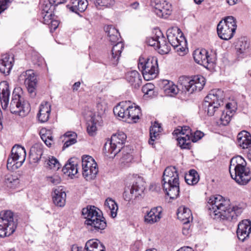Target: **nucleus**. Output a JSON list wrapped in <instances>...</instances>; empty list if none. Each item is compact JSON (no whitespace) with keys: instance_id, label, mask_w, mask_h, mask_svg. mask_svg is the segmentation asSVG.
<instances>
[{"instance_id":"f257e3e1","label":"nucleus","mask_w":251,"mask_h":251,"mask_svg":"<svg viewBox=\"0 0 251 251\" xmlns=\"http://www.w3.org/2000/svg\"><path fill=\"white\" fill-rule=\"evenodd\" d=\"M207 206L210 216L216 220L235 221L243 211L241 207L231 205L229 199L220 195L211 196Z\"/></svg>"},{"instance_id":"f03ea898","label":"nucleus","mask_w":251,"mask_h":251,"mask_svg":"<svg viewBox=\"0 0 251 251\" xmlns=\"http://www.w3.org/2000/svg\"><path fill=\"white\" fill-rule=\"evenodd\" d=\"M82 215L85 219L84 225L88 231L96 233L104 229L107 226L104 218L99 209L88 205L82 209Z\"/></svg>"},{"instance_id":"7ed1b4c3","label":"nucleus","mask_w":251,"mask_h":251,"mask_svg":"<svg viewBox=\"0 0 251 251\" xmlns=\"http://www.w3.org/2000/svg\"><path fill=\"white\" fill-rule=\"evenodd\" d=\"M246 165L245 160L239 155L230 160L229 170L231 177L240 185L247 184L251 179V173Z\"/></svg>"},{"instance_id":"20e7f679","label":"nucleus","mask_w":251,"mask_h":251,"mask_svg":"<svg viewBox=\"0 0 251 251\" xmlns=\"http://www.w3.org/2000/svg\"><path fill=\"white\" fill-rule=\"evenodd\" d=\"M162 184L164 190L171 199H175L179 194V180L176 167L169 166L164 171Z\"/></svg>"},{"instance_id":"39448f33","label":"nucleus","mask_w":251,"mask_h":251,"mask_svg":"<svg viewBox=\"0 0 251 251\" xmlns=\"http://www.w3.org/2000/svg\"><path fill=\"white\" fill-rule=\"evenodd\" d=\"M104 30L107 40L113 45L110 54L108 57L109 64L116 65L118 64L121 54L124 48V44L120 41V34L118 29L112 25L105 26Z\"/></svg>"},{"instance_id":"423d86ee","label":"nucleus","mask_w":251,"mask_h":251,"mask_svg":"<svg viewBox=\"0 0 251 251\" xmlns=\"http://www.w3.org/2000/svg\"><path fill=\"white\" fill-rule=\"evenodd\" d=\"M17 219L10 210L0 213V237H5L11 235L17 228Z\"/></svg>"},{"instance_id":"0eeeda50","label":"nucleus","mask_w":251,"mask_h":251,"mask_svg":"<svg viewBox=\"0 0 251 251\" xmlns=\"http://www.w3.org/2000/svg\"><path fill=\"white\" fill-rule=\"evenodd\" d=\"M224 98V92L219 89H213L205 98L203 105L207 114L212 116L219 109L221 104H223Z\"/></svg>"},{"instance_id":"6e6552de","label":"nucleus","mask_w":251,"mask_h":251,"mask_svg":"<svg viewBox=\"0 0 251 251\" xmlns=\"http://www.w3.org/2000/svg\"><path fill=\"white\" fill-rule=\"evenodd\" d=\"M167 39L178 54L184 55L186 53V41L180 29L177 27H172L167 31Z\"/></svg>"},{"instance_id":"1a4fd4ad","label":"nucleus","mask_w":251,"mask_h":251,"mask_svg":"<svg viewBox=\"0 0 251 251\" xmlns=\"http://www.w3.org/2000/svg\"><path fill=\"white\" fill-rule=\"evenodd\" d=\"M138 67L146 80L149 81L155 78L158 73L157 59L156 57L147 59L140 57Z\"/></svg>"},{"instance_id":"9d476101","label":"nucleus","mask_w":251,"mask_h":251,"mask_svg":"<svg viewBox=\"0 0 251 251\" xmlns=\"http://www.w3.org/2000/svg\"><path fill=\"white\" fill-rule=\"evenodd\" d=\"M178 83L182 91L192 94L202 89L205 84V79L201 75L195 76L192 78L182 76L179 78Z\"/></svg>"},{"instance_id":"9b49d317","label":"nucleus","mask_w":251,"mask_h":251,"mask_svg":"<svg viewBox=\"0 0 251 251\" xmlns=\"http://www.w3.org/2000/svg\"><path fill=\"white\" fill-rule=\"evenodd\" d=\"M21 92L20 88L14 89L9 105V110L13 114L24 116L29 111V106L20 94Z\"/></svg>"},{"instance_id":"f8f14e48","label":"nucleus","mask_w":251,"mask_h":251,"mask_svg":"<svg viewBox=\"0 0 251 251\" xmlns=\"http://www.w3.org/2000/svg\"><path fill=\"white\" fill-rule=\"evenodd\" d=\"M26 152L25 148L20 145H15L12 149L11 154L8 158L7 167L9 170L20 168L25 162Z\"/></svg>"},{"instance_id":"ddd939ff","label":"nucleus","mask_w":251,"mask_h":251,"mask_svg":"<svg viewBox=\"0 0 251 251\" xmlns=\"http://www.w3.org/2000/svg\"><path fill=\"white\" fill-rule=\"evenodd\" d=\"M126 138V135L123 132H118L112 136L110 142L108 144L106 143L104 145V149L109 155H111L110 157L115 156L121 150L123 151L125 150L123 146Z\"/></svg>"},{"instance_id":"4468645a","label":"nucleus","mask_w":251,"mask_h":251,"mask_svg":"<svg viewBox=\"0 0 251 251\" xmlns=\"http://www.w3.org/2000/svg\"><path fill=\"white\" fill-rule=\"evenodd\" d=\"M193 57L196 63L206 68L213 67L217 60L215 52H208L205 49H197L193 53Z\"/></svg>"},{"instance_id":"2eb2a0df","label":"nucleus","mask_w":251,"mask_h":251,"mask_svg":"<svg viewBox=\"0 0 251 251\" xmlns=\"http://www.w3.org/2000/svg\"><path fill=\"white\" fill-rule=\"evenodd\" d=\"M82 175L86 180L94 179L98 172L97 164L93 157L85 155L82 157Z\"/></svg>"},{"instance_id":"dca6fc26","label":"nucleus","mask_w":251,"mask_h":251,"mask_svg":"<svg viewBox=\"0 0 251 251\" xmlns=\"http://www.w3.org/2000/svg\"><path fill=\"white\" fill-rule=\"evenodd\" d=\"M174 134L177 136L178 145L181 149H190V135H192V132L189 126H179L174 130Z\"/></svg>"},{"instance_id":"f3484780","label":"nucleus","mask_w":251,"mask_h":251,"mask_svg":"<svg viewBox=\"0 0 251 251\" xmlns=\"http://www.w3.org/2000/svg\"><path fill=\"white\" fill-rule=\"evenodd\" d=\"M154 12L159 17L166 18L172 11V6L166 0H151Z\"/></svg>"},{"instance_id":"a211bd4d","label":"nucleus","mask_w":251,"mask_h":251,"mask_svg":"<svg viewBox=\"0 0 251 251\" xmlns=\"http://www.w3.org/2000/svg\"><path fill=\"white\" fill-rule=\"evenodd\" d=\"M25 76V84L26 86L28 93L32 97L36 95V87L37 85V78L32 70L26 71L23 74Z\"/></svg>"},{"instance_id":"6ab92c4d","label":"nucleus","mask_w":251,"mask_h":251,"mask_svg":"<svg viewBox=\"0 0 251 251\" xmlns=\"http://www.w3.org/2000/svg\"><path fill=\"white\" fill-rule=\"evenodd\" d=\"M226 111H223L220 117L219 124L223 126H227L231 120V118L237 109V104L235 102H228L226 105Z\"/></svg>"},{"instance_id":"aec40b11","label":"nucleus","mask_w":251,"mask_h":251,"mask_svg":"<svg viewBox=\"0 0 251 251\" xmlns=\"http://www.w3.org/2000/svg\"><path fill=\"white\" fill-rule=\"evenodd\" d=\"M236 232L238 239L242 241H244L249 238L251 232V221L249 220H244L240 222Z\"/></svg>"},{"instance_id":"412c9836","label":"nucleus","mask_w":251,"mask_h":251,"mask_svg":"<svg viewBox=\"0 0 251 251\" xmlns=\"http://www.w3.org/2000/svg\"><path fill=\"white\" fill-rule=\"evenodd\" d=\"M128 111L126 101L120 102L113 108V112L116 116L124 121L129 123L130 116H128Z\"/></svg>"},{"instance_id":"4be33fe9","label":"nucleus","mask_w":251,"mask_h":251,"mask_svg":"<svg viewBox=\"0 0 251 251\" xmlns=\"http://www.w3.org/2000/svg\"><path fill=\"white\" fill-rule=\"evenodd\" d=\"M10 90L9 84L6 81L0 83V100L2 108L6 109L8 107Z\"/></svg>"},{"instance_id":"5701e85b","label":"nucleus","mask_w":251,"mask_h":251,"mask_svg":"<svg viewBox=\"0 0 251 251\" xmlns=\"http://www.w3.org/2000/svg\"><path fill=\"white\" fill-rule=\"evenodd\" d=\"M157 39L156 49L158 50V52L161 54L168 53L171 50V44L167 41L166 38L164 36L160 30H158Z\"/></svg>"},{"instance_id":"b1692460","label":"nucleus","mask_w":251,"mask_h":251,"mask_svg":"<svg viewBox=\"0 0 251 251\" xmlns=\"http://www.w3.org/2000/svg\"><path fill=\"white\" fill-rule=\"evenodd\" d=\"M162 208L156 207L152 208L144 217L145 222L149 224H153L158 222L161 218Z\"/></svg>"},{"instance_id":"393cba45","label":"nucleus","mask_w":251,"mask_h":251,"mask_svg":"<svg viewBox=\"0 0 251 251\" xmlns=\"http://www.w3.org/2000/svg\"><path fill=\"white\" fill-rule=\"evenodd\" d=\"M51 111V105L47 101H43L40 106L37 118L41 123L47 122L50 116Z\"/></svg>"},{"instance_id":"a878e982","label":"nucleus","mask_w":251,"mask_h":251,"mask_svg":"<svg viewBox=\"0 0 251 251\" xmlns=\"http://www.w3.org/2000/svg\"><path fill=\"white\" fill-rule=\"evenodd\" d=\"M126 81L134 88H138L141 85L142 78L140 74L135 70L127 72L125 75Z\"/></svg>"},{"instance_id":"bb28decb","label":"nucleus","mask_w":251,"mask_h":251,"mask_svg":"<svg viewBox=\"0 0 251 251\" xmlns=\"http://www.w3.org/2000/svg\"><path fill=\"white\" fill-rule=\"evenodd\" d=\"M13 62V57L8 54L2 55L0 60V72L5 75H8L12 68Z\"/></svg>"},{"instance_id":"cd10ccee","label":"nucleus","mask_w":251,"mask_h":251,"mask_svg":"<svg viewBox=\"0 0 251 251\" xmlns=\"http://www.w3.org/2000/svg\"><path fill=\"white\" fill-rule=\"evenodd\" d=\"M66 194L61 187H59L54 190L52 197L54 204L58 207H64L66 203Z\"/></svg>"},{"instance_id":"c85d7f7f","label":"nucleus","mask_w":251,"mask_h":251,"mask_svg":"<svg viewBox=\"0 0 251 251\" xmlns=\"http://www.w3.org/2000/svg\"><path fill=\"white\" fill-rule=\"evenodd\" d=\"M237 143L243 149H248L251 146V135L245 130H243L237 135Z\"/></svg>"},{"instance_id":"c756f323","label":"nucleus","mask_w":251,"mask_h":251,"mask_svg":"<svg viewBox=\"0 0 251 251\" xmlns=\"http://www.w3.org/2000/svg\"><path fill=\"white\" fill-rule=\"evenodd\" d=\"M178 219L184 224L190 223L193 220L191 210L187 207L182 206L178 209L177 213Z\"/></svg>"},{"instance_id":"7c9ffc66","label":"nucleus","mask_w":251,"mask_h":251,"mask_svg":"<svg viewBox=\"0 0 251 251\" xmlns=\"http://www.w3.org/2000/svg\"><path fill=\"white\" fill-rule=\"evenodd\" d=\"M217 33L219 37L223 40H227L231 39L235 31L227 27L226 25H223L222 23H219L217 25Z\"/></svg>"},{"instance_id":"2f4dec72","label":"nucleus","mask_w":251,"mask_h":251,"mask_svg":"<svg viewBox=\"0 0 251 251\" xmlns=\"http://www.w3.org/2000/svg\"><path fill=\"white\" fill-rule=\"evenodd\" d=\"M54 7V5L50 2V0H49V1H45L42 4V14L43 18V22L45 24L48 25L49 21L51 20Z\"/></svg>"},{"instance_id":"473e14b6","label":"nucleus","mask_w":251,"mask_h":251,"mask_svg":"<svg viewBox=\"0 0 251 251\" xmlns=\"http://www.w3.org/2000/svg\"><path fill=\"white\" fill-rule=\"evenodd\" d=\"M162 128L160 124L157 122H154L150 127V138L149 140V144L153 146L154 142L159 138V133L161 132Z\"/></svg>"},{"instance_id":"72a5a7b5","label":"nucleus","mask_w":251,"mask_h":251,"mask_svg":"<svg viewBox=\"0 0 251 251\" xmlns=\"http://www.w3.org/2000/svg\"><path fill=\"white\" fill-rule=\"evenodd\" d=\"M62 172L64 174L73 178L78 172L77 161L70 160L69 162L63 167Z\"/></svg>"},{"instance_id":"f704fd0d","label":"nucleus","mask_w":251,"mask_h":251,"mask_svg":"<svg viewBox=\"0 0 251 251\" xmlns=\"http://www.w3.org/2000/svg\"><path fill=\"white\" fill-rule=\"evenodd\" d=\"M86 251H105L104 245L97 239H90L85 244Z\"/></svg>"},{"instance_id":"c9c22d12","label":"nucleus","mask_w":251,"mask_h":251,"mask_svg":"<svg viewBox=\"0 0 251 251\" xmlns=\"http://www.w3.org/2000/svg\"><path fill=\"white\" fill-rule=\"evenodd\" d=\"M88 6L87 0H71L70 9L76 13L82 12L85 10Z\"/></svg>"},{"instance_id":"e433bc0d","label":"nucleus","mask_w":251,"mask_h":251,"mask_svg":"<svg viewBox=\"0 0 251 251\" xmlns=\"http://www.w3.org/2000/svg\"><path fill=\"white\" fill-rule=\"evenodd\" d=\"M43 151L40 144H35L30 150L29 157L34 163H37L41 159Z\"/></svg>"},{"instance_id":"4c0bfd02","label":"nucleus","mask_w":251,"mask_h":251,"mask_svg":"<svg viewBox=\"0 0 251 251\" xmlns=\"http://www.w3.org/2000/svg\"><path fill=\"white\" fill-rule=\"evenodd\" d=\"M127 107L128 116H130L129 123H136L141 115L140 108L138 106L130 105V101H127Z\"/></svg>"},{"instance_id":"58836bf2","label":"nucleus","mask_w":251,"mask_h":251,"mask_svg":"<svg viewBox=\"0 0 251 251\" xmlns=\"http://www.w3.org/2000/svg\"><path fill=\"white\" fill-rule=\"evenodd\" d=\"M4 184L8 188L15 189L20 185V180L16 175L7 174L4 176Z\"/></svg>"},{"instance_id":"ea45409f","label":"nucleus","mask_w":251,"mask_h":251,"mask_svg":"<svg viewBox=\"0 0 251 251\" xmlns=\"http://www.w3.org/2000/svg\"><path fill=\"white\" fill-rule=\"evenodd\" d=\"M164 91L166 95L173 97L177 94L178 92V88L177 86L174 84L173 82L169 81L167 80H164Z\"/></svg>"},{"instance_id":"a19ab883","label":"nucleus","mask_w":251,"mask_h":251,"mask_svg":"<svg viewBox=\"0 0 251 251\" xmlns=\"http://www.w3.org/2000/svg\"><path fill=\"white\" fill-rule=\"evenodd\" d=\"M104 205L110 210L111 217L115 218L118 209V204L115 201L108 198L105 200Z\"/></svg>"},{"instance_id":"79ce46f5","label":"nucleus","mask_w":251,"mask_h":251,"mask_svg":"<svg viewBox=\"0 0 251 251\" xmlns=\"http://www.w3.org/2000/svg\"><path fill=\"white\" fill-rule=\"evenodd\" d=\"M40 134L42 140L44 142L46 145L48 147H50L53 142V140L50 130H47L46 129H42L40 131Z\"/></svg>"},{"instance_id":"37998d69","label":"nucleus","mask_w":251,"mask_h":251,"mask_svg":"<svg viewBox=\"0 0 251 251\" xmlns=\"http://www.w3.org/2000/svg\"><path fill=\"white\" fill-rule=\"evenodd\" d=\"M76 134L75 132H67L64 134L65 143L63 148H68L76 142Z\"/></svg>"},{"instance_id":"c03bdc74","label":"nucleus","mask_w":251,"mask_h":251,"mask_svg":"<svg viewBox=\"0 0 251 251\" xmlns=\"http://www.w3.org/2000/svg\"><path fill=\"white\" fill-rule=\"evenodd\" d=\"M186 182L189 185L197 184L199 180V176L197 172L194 170H190L189 174L185 177Z\"/></svg>"},{"instance_id":"a18cd8bd","label":"nucleus","mask_w":251,"mask_h":251,"mask_svg":"<svg viewBox=\"0 0 251 251\" xmlns=\"http://www.w3.org/2000/svg\"><path fill=\"white\" fill-rule=\"evenodd\" d=\"M249 47V43L245 40V38L240 39L236 45V49L240 53L246 52Z\"/></svg>"},{"instance_id":"49530a36","label":"nucleus","mask_w":251,"mask_h":251,"mask_svg":"<svg viewBox=\"0 0 251 251\" xmlns=\"http://www.w3.org/2000/svg\"><path fill=\"white\" fill-rule=\"evenodd\" d=\"M45 164L50 169L57 170L60 167V164L58 160L53 156H48L45 160Z\"/></svg>"},{"instance_id":"de8ad7c7","label":"nucleus","mask_w":251,"mask_h":251,"mask_svg":"<svg viewBox=\"0 0 251 251\" xmlns=\"http://www.w3.org/2000/svg\"><path fill=\"white\" fill-rule=\"evenodd\" d=\"M223 25H226L227 27L232 29V30L235 32L237 28L236 22L234 18L232 16H228L225 18L224 21H221Z\"/></svg>"},{"instance_id":"09e8293b","label":"nucleus","mask_w":251,"mask_h":251,"mask_svg":"<svg viewBox=\"0 0 251 251\" xmlns=\"http://www.w3.org/2000/svg\"><path fill=\"white\" fill-rule=\"evenodd\" d=\"M115 3V0H96L95 4L98 9L109 8L113 6Z\"/></svg>"},{"instance_id":"8fccbe9b","label":"nucleus","mask_w":251,"mask_h":251,"mask_svg":"<svg viewBox=\"0 0 251 251\" xmlns=\"http://www.w3.org/2000/svg\"><path fill=\"white\" fill-rule=\"evenodd\" d=\"M97 129L96 122L95 121L94 117L92 116L88 122L87 132L90 136H94L96 133Z\"/></svg>"},{"instance_id":"3c124183","label":"nucleus","mask_w":251,"mask_h":251,"mask_svg":"<svg viewBox=\"0 0 251 251\" xmlns=\"http://www.w3.org/2000/svg\"><path fill=\"white\" fill-rule=\"evenodd\" d=\"M130 189L133 190V192L136 193V195L139 196H141L144 192L145 187L141 182H136L133 184Z\"/></svg>"},{"instance_id":"603ef678","label":"nucleus","mask_w":251,"mask_h":251,"mask_svg":"<svg viewBox=\"0 0 251 251\" xmlns=\"http://www.w3.org/2000/svg\"><path fill=\"white\" fill-rule=\"evenodd\" d=\"M96 107L98 112L99 114H102L107 109V103L104 100L99 99L97 100Z\"/></svg>"},{"instance_id":"864d4df0","label":"nucleus","mask_w":251,"mask_h":251,"mask_svg":"<svg viewBox=\"0 0 251 251\" xmlns=\"http://www.w3.org/2000/svg\"><path fill=\"white\" fill-rule=\"evenodd\" d=\"M132 159V155L129 153L124 154L120 159L121 166L123 167L128 166Z\"/></svg>"},{"instance_id":"5fc2aeb1","label":"nucleus","mask_w":251,"mask_h":251,"mask_svg":"<svg viewBox=\"0 0 251 251\" xmlns=\"http://www.w3.org/2000/svg\"><path fill=\"white\" fill-rule=\"evenodd\" d=\"M123 197L125 201L129 202L131 201L132 200H134L138 196L137 195H136V193L134 192H133V190H131L130 189L129 192H128L127 191H125L124 192Z\"/></svg>"},{"instance_id":"6e6d98bb","label":"nucleus","mask_w":251,"mask_h":251,"mask_svg":"<svg viewBox=\"0 0 251 251\" xmlns=\"http://www.w3.org/2000/svg\"><path fill=\"white\" fill-rule=\"evenodd\" d=\"M158 30L156 31L155 34L151 37H149L147 40V44L152 47H154L155 49H156L157 42L158 41Z\"/></svg>"},{"instance_id":"4d7b16f0","label":"nucleus","mask_w":251,"mask_h":251,"mask_svg":"<svg viewBox=\"0 0 251 251\" xmlns=\"http://www.w3.org/2000/svg\"><path fill=\"white\" fill-rule=\"evenodd\" d=\"M203 133L201 131H196L194 133H192V135H190L191 144L192 142H196L201 139L203 136Z\"/></svg>"},{"instance_id":"13d9d810","label":"nucleus","mask_w":251,"mask_h":251,"mask_svg":"<svg viewBox=\"0 0 251 251\" xmlns=\"http://www.w3.org/2000/svg\"><path fill=\"white\" fill-rule=\"evenodd\" d=\"M47 179L48 181L53 185H57L61 182V178L58 175H53L48 177Z\"/></svg>"},{"instance_id":"bf43d9fd","label":"nucleus","mask_w":251,"mask_h":251,"mask_svg":"<svg viewBox=\"0 0 251 251\" xmlns=\"http://www.w3.org/2000/svg\"><path fill=\"white\" fill-rule=\"evenodd\" d=\"M48 24L50 25V31L52 32L54 31L58 26L59 22L57 20H52V17H51V20H50Z\"/></svg>"},{"instance_id":"052dcab7","label":"nucleus","mask_w":251,"mask_h":251,"mask_svg":"<svg viewBox=\"0 0 251 251\" xmlns=\"http://www.w3.org/2000/svg\"><path fill=\"white\" fill-rule=\"evenodd\" d=\"M129 7L130 9L135 10H139L140 8V4L138 1H134L132 3H131L129 5Z\"/></svg>"},{"instance_id":"680f3d73","label":"nucleus","mask_w":251,"mask_h":251,"mask_svg":"<svg viewBox=\"0 0 251 251\" xmlns=\"http://www.w3.org/2000/svg\"><path fill=\"white\" fill-rule=\"evenodd\" d=\"M66 1V0H50V2L53 4L54 6H57L60 4L64 3Z\"/></svg>"},{"instance_id":"e2e57ef3","label":"nucleus","mask_w":251,"mask_h":251,"mask_svg":"<svg viewBox=\"0 0 251 251\" xmlns=\"http://www.w3.org/2000/svg\"><path fill=\"white\" fill-rule=\"evenodd\" d=\"M85 248L83 249L82 247H78L76 245H73L71 248V251H85Z\"/></svg>"},{"instance_id":"0e129e2a","label":"nucleus","mask_w":251,"mask_h":251,"mask_svg":"<svg viewBox=\"0 0 251 251\" xmlns=\"http://www.w3.org/2000/svg\"><path fill=\"white\" fill-rule=\"evenodd\" d=\"M142 91L145 95H148L151 96L152 93L148 88V87H146L144 85L142 88Z\"/></svg>"},{"instance_id":"69168bd1","label":"nucleus","mask_w":251,"mask_h":251,"mask_svg":"<svg viewBox=\"0 0 251 251\" xmlns=\"http://www.w3.org/2000/svg\"><path fill=\"white\" fill-rule=\"evenodd\" d=\"M176 251H194L193 249L189 247H183Z\"/></svg>"},{"instance_id":"338daca9","label":"nucleus","mask_w":251,"mask_h":251,"mask_svg":"<svg viewBox=\"0 0 251 251\" xmlns=\"http://www.w3.org/2000/svg\"><path fill=\"white\" fill-rule=\"evenodd\" d=\"M145 86L147 87H148V88L153 93V89H154V85L151 83H147L145 85Z\"/></svg>"},{"instance_id":"774afa93","label":"nucleus","mask_w":251,"mask_h":251,"mask_svg":"<svg viewBox=\"0 0 251 251\" xmlns=\"http://www.w3.org/2000/svg\"><path fill=\"white\" fill-rule=\"evenodd\" d=\"M80 82L78 81L74 83L73 86V89L74 91H76L78 90V88L80 87Z\"/></svg>"}]
</instances>
